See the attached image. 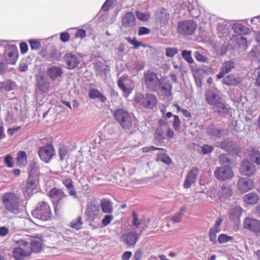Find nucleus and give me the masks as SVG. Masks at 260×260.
I'll return each instance as SVG.
<instances>
[{"label": "nucleus", "mask_w": 260, "mask_h": 260, "mask_svg": "<svg viewBox=\"0 0 260 260\" xmlns=\"http://www.w3.org/2000/svg\"><path fill=\"white\" fill-rule=\"evenodd\" d=\"M3 206L7 211L17 214L19 212L20 200L19 197L14 192H6L2 197Z\"/></svg>", "instance_id": "obj_1"}, {"label": "nucleus", "mask_w": 260, "mask_h": 260, "mask_svg": "<svg viewBox=\"0 0 260 260\" xmlns=\"http://www.w3.org/2000/svg\"><path fill=\"white\" fill-rule=\"evenodd\" d=\"M32 215L41 221H46L51 219V210L48 203L42 201L37 205L36 209L32 211Z\"/></svg>", "instance_id": "obj_2"}, {"label": "nucleus", "mask_w": 260, "mask_h": 260, "mask_svg": "<svg viewBox=\"0 0 260 260\" xmlns=\"http://www.w3.org/2000/svg\"><path fill=\"white\" fill-rule=\"evenodd\" d=\"M15 241L18 246L14 249L13 256L15 260H23L30 254V244L22 240Z\"/></svg>", "instance_id": "obj_3"}, {"label": "nucleus", "mask_w": 260, "mask_h": 260, "mask_svg": "<svg viewBox=\"0 0 260 260\" xmlns=\"http://www.w3.org/2000/svg\"><path fill=\"white\" fill-rule=\"evenodd\" d=\"M113 116L123 128L129 129L132 127V118L129 113L122 108L115 110Z\"/></svg>", "instance_id": "obj_4"}, {"label": "nucleus", "mask_w": 260, "mask_h": 260, "mask_svg": "<svg viewBox=\"0 0 260 260\" xmlns=\"http://www.w3.org/2000/svg\"><path fill=\"white\" fill-rule=\"evenodd\" d=\"M135 101L144 108L152 109L156 106L157 100L156 96L151 93L144 94L137 93Z\"/></svg>", "instance_id": "obj_5"}, {"label": "nucleus", "mask_w": 260, "mask_h": 260, "mask_svg": "<svg viewBox=\"0 0 260 260\" xmlns=\"http://www.w3.org/2000/svg\"><path fill=\"white\" fill-rule=\"evenodd\" d=\"M144 79L146 87L150 90L157 91L160 87L161 81L156 74L152 72H148L144 74Z\"/></svg>", "instance_id": "obj_6"}, {"label": "nucleus", "mask_w": 260, "mask_h": 260, "mask_svg": "<svg viewBox=\"0 0 260 260\" xmlns=\"http://www.w3.org/2000/svg\"><path fill=\"white\" fill-rule=\"evenodd\" d=\"M214 175L218 180L225 181L231 179L234 176V173L229 165H225L217 168Z\"/></svg>", "instance_id": "obj_7"}, {"label": "nucleus", "mask_w": 260, "mask_h": 260, "mask_svg": "<svg viewBox=\"0 0 260 260\" xmlns=\"http://www.w3.org/2000/svg\"><path fill=\"white\" fill-rule=\"evenodd\" d=\"M196 28L197 25L192 21H184L178 23L177 32L184 36L190 35L194 33Z\"/></svg>", "instance_id": "obj_8"}, {"label": "nucleus", "mask_w": 260, "mask_h": 260, "mask_svg": "<svg viewBox=\"0 0 260 260\" xmlns=\"http://www.w3.org/2000/svg\"><path fill=\"white\" fill-rule=\"evenodd\" d=\"M38 154L42 160L48 162L55 155L54 147L50 144H47L40 148Z\"/></svg>", "instance_id": "obj_9"}, {"label": "nucleus", "mask_w": 260, "mask_h": 260, "mask_svg": "<svg viewBox=\"0 0 260 260\" xmlns=\"http://www.w3.org/2000/svg\"><path fill=\"white\" fill-rule=\"evenodd\" d=\"M18 51L15 45L8 44L5 47V57L7 63L14 64L18 58Z\"/></svg>", "instance_id": "obj_10"}, {"label": "nucleus", "mask_w": 260, "mask_h": 260, "mask_svg": "<svg viewBox=\"0 0 260 260\" xmlns=\"http://www.w3.org/2000/svg\"><path fill=\"white\" fill-rule=\"evenodd\" d=\"M38 185L39 177L32 175H29L26 185L23 189V192L24 194L27 193L28 196H30L37 189Z\"/></svg>", "instance_id": "obj_11"}, {"label": "nucleus", "mask_w": 260, "mask_h": 260, "mask_svg": "<svg viewBox=\"0 0 260 260\" xmlns=\"http://www.w3.org/2000/svg\"><path fill=\"white\" fill-rule=\"evenodd\" d=\"M244 227L256 234H260V220L250 217L246 218L244 220Z\"/></svg>", "instance_id": "obj_12"}, {"label": "nucleus", "mask_w": 260, "mask_h": 260, "mask_svg": "<svg viewBox=\"0 0 260 260\" xmlns=\"http://www.w3.org/2000/svg\"><path fill=\"white\" fill-rule=\"evenodd\" d=\"M198 173L199 169L197 167H193L188 171L183 183V187L185 188H189L196 182Z\"/></svg>", "instance_id": "obj_13"}, {"label": "nucleus", "mask_w": 260, "mask_h": 260, "mask_svg": "<svg viewBox=\"0 0 260 260\" xmlns=\"http://www.w3.org/2000/svg\"><path fill=\"white\" fill-rule=\"evenodd\" d=\"M139 234L135 231H131L121 237V240L128 246L134 247L139 239Z\"/></svg>", "instance_id": "obj_14"}, {"label": "nucleus", "mask_w": 260, "mask_h": 260, "mask_svg": "<svg viewBox=\"0 0 260 260\" xmlns=\"http://www.w3.org/2000/svg\"><path fill=\"white\" fill-rule=\"evenodd\" d=\"M100 212V206L93 202L88 204L85 211L86 215L89 220H97Z\"/></svg>", "instance_id": "obj_15"}, {"label": "nucleus", "mask_w": 260, "mask_h": 260, "mask_svg": "<svg viewBox=\"0 0 260 260\" xmlns=\"http://www.w3.org/2000/svg\"><path fill=\"white\" fill-rule=\"evenodd\" d=\"M205 97L207 103L213 106L221 101L219 91L215 88H211L208 90L205 93Z\"/></svg>", "instance_id": "obj_16"}, {"label": "nucleus", "mask_w": 260, "mask_h": 260, "mask_svg": "<svg viewBox=\"0 0 260 260\" xmlns=\"http://www.w3.org/2000/svg\"><path fill=\"white\" fill-rule=\"evenodd\" d=\"M240 171L243 175L251 176L255 172V166L253 163L245 160L241 164Z\"/></svg>", "instance_id": "obj_17"}, {"label": "nucleus", "mask_w": 260, "mask_h": 260, "mask_svg": "<svg viewBox=\"0 0 260 260\" xmlns=\"http://www.w3.org/2000/svg\"><path fill=\"white\" fill-rule=\"evenodd\" d=\"M63 58L66 63L67 68L69 70L75 69L78 66L80 62L78 57L76 55L70 53H67Z\"/></svg>", "instance_id": "obj_18"}, {"label": "nucleus", "mask_w": 260, "mask_h": 260, "mask_svg": "<svg viewBox=\"0 0 260 260\" xmlns=\"http://www.w3.org/2000/svg\"><path fill=\"white\" fill-rule=\"evenodd\" d=\"M239 190L244 193L251 190L253 188L252 181L248 178H241L238 182Z\"/></svg>", "instance_id": "obj_19"}, {"label": "nucleus", "mask_w": 260, "mask_h": 260, "mask_svg": "<svg viewBox=\"0 0 260 260\" xmlns=\"http://www.w3.org/2000/svg\"><path fill=\"white\" fill-rule=\"evenodd\" d=\"M233 191L230 186L223 184L220 187L218 192V196L221 201H224L229 199L232 196Z\"/></svg>", "instance_id": "obj_20"}, {"label": "nucleus", "mask_w": 260, "mask_h": 260, "mask_svg": "<svg viewBox=\"0 0 260 260\" xmlns=\"http://www.w3.org/2000/svg\"><path fill=\"white\" fill-rule=\"evenodd\" d=\"M127 79L125 77H121L118 79V86L123 91L124 96L127 97L132 92V89L127 84Z\"/></svg>", "instance_id": "obj_21"}, {"label": "nucleus", "mask_w": 260, "mask_h": 260, "mask_svg": "<svg viewBox=\"0 0 260 260\" xmlns=\"http://www.w3.org/2000/svg\"><path fill=\"white\" fill-rule=\"evenodd\" d=\"M241 82V78L234 74L228 75L223 79V83L229 86H236Z\"/></svg>", "instance_id": "obj_22"}, {"label": "nucleus", "mask_w": 260, "mask_h": 260, "mask_svg": "<svg viewBox=\"0 0 260 260\" xmlns=\"http://www.w3.org/2000/svg\"><path fill=\"white\" fill-rule=\"evenodd\" d=\"M135 17L132 12L126 13L122 18V24L124 27H129L135 25Z\"/></svg>", "instance_id": "obj_23"}, {"label": "nucleus", "mask_w": 260, "mask_h": 260, "mask_svg": "<svg viewBox=\"0 0 260 260\" xmlns=\"http://www.w3.org/2000/svg\"><path fill=\"white\" fill-rule=\"evenodd\" d=\"M63 72L62 69L59 67H52L47 70L48 76L52 81H55L57 78L60 77Z\"/></svg>", "instance_id": "obj_24"}, {"label": "nucleus", "mask_w": 260, "mask_h": 260, "mask_svg": "<svg viewBox=\"0 0 260 260\" xmlns=\"http://www.w3.org/2000/svg\"><path fill=\"white\" fill-rule=\"evenodd\" d=\"M230 107L228 105L222 103L221 101L213 105V109L220 115L227 114L229 112Z\"/></svg>", "instance_id": "obj_25"}, {"label": "nucleus", "mask_w": 260, "mask_h": 260, "mask_svg": "<svg viewBox=\"0 0 260 260\" xmlns=\"http://www.w3.org/2000/svg\"><path fill=\"white\" fill-rule=\"evenodd\" d=\"M164 121H160V126L157 127L156 129L154 139L157 141H162L166 138V132L165 128H164Z\"/></svg>", "instance_id": "obj_26"}, {"label": "nucleus", "mask_w": 260, "mask_h": 260, "mask_svg": "<svg viewBox=\"0 0 260 260\" xmlns=\"http://www.w3.org/2000/svg\"><path fill=\"white\" fill-rule=\"evenodd\" d=\"M243 212V209L241 207L237 206L231 209L229 217L232 221L238 222Z\"/></svg>", "instance_id": "obj_27"}, {"label": "nucleus", "mask_w": 260, "mask_h": 260, "mask_svg": "<svg viewBox=\"0 0 260 260\" xmlns=\"http://www.w3.org/2000/svg\"><path fill=\"white\" fill-rule=\"evenodd\" d=\"M66 196L64 192L60 189L56 188H52L49 191V197L57 201V205L59 204L60 201Z\"/></svg>", "instance_id": "obj_28"}, {"label": "nucleus", "mask_w": 260, "mask_h": 260, "mask_svg": "<svg viewBox=\"0 0 260 260\" xmlns=\"http://www.w3.org/2000/svg\"><path fill=\"white\" fill-rule=\"evenodd\" d=\"M88 96L90 99H98L100 101L104 103L106 100V97L99 90L91 88L89 89Z\"/></svg>", "instance_id": "obj_29"}, {"label": "nucleus", "mask_w": 260, "mask_h": 260, "mask_svg": "<svg viewBox=\"0 0 260 260\" xmlns=\"http://www.w3.org/2000/svg\"><path fill=\"white\" fill-rule=\"evenodd\" d=\"M172 86L169 81L161 82L160 87L159 89L165 96H171L172 93Z\"/></svg>", "instance_id": "obj_30"}, {"label": "nucleus", "mask_w": 260, "mask_h": 260, "mask_svg": "<svg viewBox=\"0 0 260 260\" xmlns=\"http://www.w3.org/2000/svg\"><path fill=\"white\" fill-rule=\"evenodd\" d=\"M243 198L246 203L252 205L257 203L259 200L258 195L253 192L245 194Z\"/></svg>", "instance_id": "obj_31"}, {"label": "nucleus", "mask_w": 260, "mask_h": 260, "mask_svg": "<svg viewBox=\"0 0 260 260\" xmlns=\"http://www.w3.org/2000/svg\"><path fill=\"white\" fill-rule=\"evenodd\" d=\"M37 88L42 92H47L50 87V83L44 78L41 77L38 81Z\"/></svg>", "instance_id": "obj_32"}, {"label": "nucleus", "mask_w": 260, "mask_h": 260, "mask_svg": "<svg viewBox=\"0 0 260 260\" xmlns=\"http://www.w3.org/2000/svg\"><path fill=\"white\" fill-rule=\"evenodd\" d=\"M30 172L29 175L37 176L40 175V166L39 164L35 161H32L29 165Z\"/></svg>", "instance_id": "obj_33"}, {"label": "nucleus", "mask_w": 260, "mask_h": 260, "mask_svg": "<svg viewBox=\"0 0 260 260\" xmlns=\"http://www.w3.org/2000/svg\"><path fill=\"white\" fill-rule=\"evenodd\" d=\"M27 154L23 151H20L17 153V164L20 166H25L27 164Z\"/></svg>", "instance_id": "obj_34"}, {"label": "nucleus", "mask_w": 260, "mask_h": 260, "mask_svg": "<svg viewBox=\"0 0 260 260\" xmlns=\"http://www.w3.org/2000/svg\"><path fill=\"white\" fill-rule=\"evenodd\" d=\"M102 211L104 213H109L112 211V204L108 199H103L101 201Z\"/></svg>", "instance_id": "obj_35"}, {"label": "nucleus", "mask_w": 260, "mask_h": 260, "mask_svg": "<svg viewBox=\"0 0 260 260\" xmlns=\"http://www.w3.org/2000/svg\"><path fill=\"white\" fill-rule=\"evenodd\" d=\"M232 27L234 32L238 34H246L249 31L247 27L239 23L234 24Z\"/></svg>", "instance_id": "obj_36"}, {"label": "nucleus", "mask_w": 260, "mask_h": 260, "mask_svg": "<svg viewBox=\"0 0 260 260\" xmlns=\"http://www.w3.org/2000/svg\"><path fill=\"white\" fill-rule=\"evenodd\" d=\"M94 68L96 72V74L98 76H102L106 74V66L105 64L99 61L94 64Z\"/></svg>", "instance_id": "obj_37"}, {"label": "nucleus", "mask_w": 260, "mask_h": 260, "mask_svg": "<svg viewBox=\"0 0 260 260\" xmlns=\"http://www.w3.org/2000/svg\"><path fill=\"white\" fill-rule=\"evenodd\" d=\"M249 156L251 160L257 165H260V152L259 151L255 149L251 150L249 153Z\"/></svg>", "instance_id": "obj_38"}, {"label": "nucleus", "mask_w": 260, "mask_h": 260, "mask_svg": "<svg viewBox=\"0 0 260 260\" xmlns=\"http://www.w3.org/2000/svg\"><path fill=\"white\" fill-rule=\"evenodd\" d=\"M247 57L249 60L260 62V52L256 51L254 48H252L248 53Z\"/></svg>", "instance_id": "obj_39"}, {"label": "nucleus", "mask_w": 260, "mask_h": 260, "mask_svg": "<svg viewBox=\"0 0 260 260\" xmlns=\"http://www.w3.org/2000/svg\"><path fill=\"white\" fill-rule=\"evenodd\" d=\"M235 63L234 61L228 60L222 64L221 68L222 69V71H224L225 73L228 74L235 68Z\"/></svg>", "instance_id": "obj_40"}, {"label": "nucleus", "mask_w": 260, "mask_h": 260, "mask_svg": "<svg viewBox=\"0 0 260 260\" xmlns=\"http://www.w3.org/2000/svg\"><path fill=\"white\" fill-rule=\"evenodd\" d=\"M83 224V221L82 220V217L80 216H78L76 219L72 220L69 224L70 226L76 229L77 230H80L82 228V226Z\"/></svg>", "instance_id": "obj_41"}, {"label": "nucleus", "mask_w": 260, "mask_h": 260, "mask_svg": "<svg viewBox=\"0 0 260 260\" xmlns=\"http://www.w3.org/2000/svg\"><path fill=\"white\" fill-rule=\"evenodd\" d=\"M207 132L209 135L216 136L217 137H220L222 133L221 130L215 128L213 125L209 126L207 129Z\"/></svg>", "instance_id": "obj_42"}, {"label": "nucleus", "mask_w": 260, "mask_h": 260, "mask_svg": "<svg viewBox=\"0 0 260 260\" xmlns=\"http://www.w3.org/2000/svg\"><path fill=\"white\" fill-rule=\"evenodd\" d=\"M30 251H32L35 253L39 252L41 250V244L39 241L33 240L30 245Z\"/></svg>", "instance_id": "obj_43"}, {"label": "nucleus", "mask_w": 260, "mask_h": 260, "mask_svg": "<svg viewBox=\"0 0 260 260\" xmlns=\"http://www.w3.org/2000/svg\"><path fill=\"white\" fill-rule=\"evenodd\" d=\"M232 141L229 139H225L220 142L219 146L224 150L228 151L232 148Z\"/></svg>", "instance_id": "obj_44"}, {"label": "nucleus", "mask_w": 260, "mask_h": 260, "mask_svg": "<svg viewBox=\"0 0 260 260\" xmlns=\"http://www.w3.org/2000/svg\"><path fill=\"white\" fill-rule=\"evenodd\" d=\"M125 40L130 43L131 44L134 46V48L136 49H138L140 46H145L143 43L138 41L135 37L133 38H131V37H126Z\"/></svg>", "instance_id": "obj_45"}, {"label": "nucleus", "mask_w": 260, "mask_h": 260, "mask_svg": "<svg viewBox=\"0 0 260 260\" xmlns=\"http://www.w3.org/2000/svg\"><path fill=\"white\" fill-rule=\"evenodd\" d=\"M191 51L183 50L181 53L182 57L189 63L193 62V59L191 56Z\"/></svg>", "instance_id": "obj_46"}, {"label": "nucleus", "mask_w": 260, "mask_h": 260, "mask_svg": "<svg viewBox=\"0 0 260 260\" xmlns=\"http://www.w3.org/2000/svg\"><path fill=\"white\" fill-rule=\"evenodd\" d=\"M69 153L68 149L64 146H60L59 147V157L61 160H64V159L67 156Z\"/></svg>", "instance_id": "obj_47"}, {"label": "nucleus", "mask_w": 260, "mask_h": 260, "mask_svg": "<svg viewBox=\"0 0 260 260\" xmlns=\"http://www.w3.org/2000/svg\"><path fill=\"white\" fill-rule=\"evenodd\" d=\"M136 15L138 19L141 21H146L150 17V15L148 12L142 13L140 11H137Z\"/></svg>", "instance_id": "obj_48"}, {"label": "nucleus", "mask_w": 260, "mask_h": 260, "mask_svg": "<svg viewBox=\"0 0 260 260\" xmlns=\"http://www.w3.org/2000/svg\"><path fill=\"white\" fill-rule=\"evenodd\" d=\"M174 120L173 122V128L177 132L180 131L181 126H180V120L179 117L176 115L173 116Z\"/></svg>", "instance_id": "obj_49"}, {"label": "nucleus", "mask_w": 260, "mask_h": 260, "mask_svg": "<svg viewBox=\"0 0 260 260\" xmlns=\"http://www.w3.org/2000/svg\"><path fill=\"white\" fill-rule=\"evenodd\" d=\"M156 150H160L162 152V153H165L166 152V150L163 148H157L153 146H148V147H145L142 148V151L143 152L147 153L149 152L152 151H154Z\"/></svg>", "instance_id": "obj_50"}, {"label": "nucleus", "mask_w": 260, "mask_h": 260, "mask_svg": "<svg viewBox=\"0 0 260 260\" xmlns=\"http://www.w3.org/2000/svg\"><path fill=\"white\" fill-rule=\"evenodd\" d=\"M178 53L176 48L168 47L166 49V55L168 57H173Z\"/></svg>", "instance_id": "obj_51"}, {"label": "nucleus", "mask_w": 260, "mask_h": 260, "mask_svg": "<svg viewBox=\"0 0 260 260\" xmlns=\"http://www.w3.org/2000/svg\"><path fill=\"white\" fill-rule=\"evenodd\" d=\"M233 237L227 236L225 234H221L219 236L218 238V241L219 243H226L229 241L232 240Z\"/></svg>", "instance_id": "obj_52"}, {"label": "nucleus", "mask_w": 260, "mask_h": 260, "mask_svg": "<svg viewBox=\"0 0 260 260\" xmlns=\"http://www.w3.org/2000/svg\"><path fill=\"white\" fill-rule=\"evenodd\" d=\"M230 159L226 154H221L219 158V163L223 166L229 165L230 163Z\"/></svg>", "instance_id": "obj_53"}, {"label": "nucleus", "mask_w": 260, "mask_h": 260, "mask_svg": "<svg viewBox=\"0 0 260 260\" xmlns=\"http://www.w3.org/2000/svg\"><path fill=\"white\" fill-rule=\"evenodd\" d=\"M114 2L113 0H107L102 7V10L107 12L111 9H112V5Z\"/></svg>", "instance_id": "obj_54"}, {"label": "nucleus", "mask_w": 260, "mask_h": 260, "mask_svg": "<svg viewBox=\"0 0 260 260\" xmlns=\"http://www.w3.org/2000/svg\"><path fill=\"white\" fill-rule=\"evenodd\" d=\"M3 85L4 89L7 91H10L13 89V83L10 80H7L5 82H2Z\"/></svg>", "instance_id": "obj_55"}, {"label": "nucleus", "mask_w": 260, "mask_h": 260, "mask_svg": "<svg viewBox=\"0 0 260 260\" xmlns=\"http://www.w3.org/2000/svg\"><path fill=\"white\" fill-rule=\"evenodd\" d=\"M164 128H165L166 136H167L169 138H173L174 136L173 131L166 124H164Z\"/></svg>", "instance_id": "obj_56"}, {"label": "nucleus", "mask_w": 260, "mask_h": 260, "mask_svg": "<svg viewBox=\"0 0 260 260\" xmlns=\"http://www.w3.org/2000/svg\"><path fill=\"white\" fill-rule=\"evenodd\" d=\"M30 47L32 49L38 50L41 47V43L39 41L36 40H29V41Z\"/></svg>", "instance_id": "obj_57"}, {"label": "nucleus", "mask_w": 260, "mask_h": 260, "mask_svg": "<svg viewBox=\"0 0 260 260\" xmlns=\"http://www.w3.org/2000/svg\"><path fill=\"white\" fill-rule=\"evenodd\" d=\"M194 57L198 61L200 62H206L207 61V58L200 53L199 52H195Z\"/></svg>", "instance_id": "obj_58"}, {"label": "nucleus", "mask_w": 260, "mask_h": 260, "mask_svg": "<svg viewBox=\"0 0 260 260\" xmlns=\"http://www.w3.org/2000/svg\"><path fill=\"white\" fill-rule=\"evenodd\" d=\"M213 149V147L211 145H204L202 147V152L204 154L211 153Z\"/></svg>", "instance_id": "obj_59"}, {"label": "nucleus", "mask_w": 260, "mask_h": 260, "mask_svg": "<svg viewBox=\"0 0 260 260\" xmlns=\"http://www.w3.org/2000/svg\"><path fill=\"white\" fill-rule=\"evenodd\" d=\"M62 183L67 187L68 189H72L74 187L73 181L70 178H68L62 180Z\"/></svg>", "instance_id": "obj_60"}, {"label": "nucleus", "mask_w": 260, "mask_h": 260, "mask_svg": "<svg viewBox=\"0 0 260 260\" xmlns=\"http://www.w3.org/2000/svg\"><path fill=\"white\" fill-rule=\"evenodd\" d=\"M5 163L9 168L13 166V158L10 155H7L5 158Z\"/></svg>", "instance_id": "obj_61"}, {"label": "nucleus", "mask_w": 260, "mask_h": 260, "mask_svg": "<svg viewBox=\"0 0 260 260\" xmlns=\"http://www.w3.org/2000/svg\"><path fill=\"white\" fill-rule=\"evenodd\" d=\"M183 214L182 212H178L174 216H173L171 220L174 223H177L180 221L182 217Z\"/></svg>", "instance_id": "obj_62"}, {"label": "nucleus", "mask_w": 260, "mask_h": 260, "mask_svg": "<svg viewBox=\"0 0 260 260\" xmlns=\"http://www.w3.org/2000/svg\"><path fill=\"white\" fill-rule=\"evenodd\" d=\"M60 57V53L58 52L56 50L52 51L51 55L50 56V60H55L58 59Z\"/></svg>", "instance_id": "obj_63"}, {"label": "nucleus", "mask_w": 260, "mask_h": 260, "mask_svg": "<svg viewBox=\"0 0 260 260\" xmlns=\"http://www.w3.org/2000/svg\"><path fill=\"white\" fill-rule=\"evenodd\" d=\"M254 75L256 77L255 84L260 86V69L257 68L255 70Z\"/></svg>", "instance_id": "obj_64"}]
</instances>
